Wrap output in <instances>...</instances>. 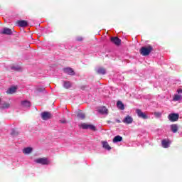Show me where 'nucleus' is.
<instances>
[{"label": "nucleus", "instance_id": "f8f14e48", "mask_svg": "<svg viewBox=\"0 0 182 182\" xmlns=\"http://www.w3.org/2000/svg\"><path fill=\"white\" fill-rule=\"evenodd\" d=\"M161 144L164 149H168V146H170V141L167 139H164L161 141Z\"/></svg>", "mask_w": 182, "mask_h": 182}, {"label": "nucleus", "instance_id": "2f4dec72", "mask_svg": "<svg viewBox=\"0 0 182 182\" xmlns=\"http://www.w3.org/2000/svg\"><path fill=\"white\" fill-rule=\"evenodd\" d=\"M60 123L65 124V123H66V121H62V120H60Z\"/></svg>", "mask_w": 182, "mask_h": 182}, {"label": "nucleus", "instance_id": "6e6552de", "mask_svg": "<svg viewBox=\"0 0 182 182\" xmlns=\"http://www.w3.org/2000/svg\"><path fill=\"white\" fill-rule=\"evenodd\" d=\"M123 123H125V124H132L133 123V117H130L129 115H127L124 117V119L122 120Z\"/></svg>", "mask_w": 182, "mask_h": 182}, {"label": "nucleus", "instance_id": "a211bd4d", "mask_svg": "<svg viewBox=\"0 0 182 182\" xmlns=\"http://www.w3.org/2000/svg\"><path fill=\"white\" fill-rule=\"evenodd\" d=\"M23 153L24 154H31L32 153V148L31 147H26L23 150Z\"/></svg>", "mask_w": 182, "mask_h": 182}, {"label": "nucleus", "instance_id": "423d86ee", "mask_svg": "<svg viewBox=\"0 0 182 182\" xmlns=\"http://www.w3.org/2000/svg\"><path fill=\"white\" fill-rule=\"evenodd\" d=\"M81 127L83 129H90V130H92L93 132L96 131V127L92 124H87L86 123H83L81 124Z\"/></svg>", "mask_w": 182, "mask_h": 182}, {"label": "nucleus", "instance_id": "dca6fc26", "mask_svg": "<svg viewBox=\"0 0 182 182\" xmlns=\"http://www.w3.org/2000/svg\"><path fill=\"white\" fill-rule=\"evenodd\" d=\"M98 112L101 114H107V109H106V107L99 108Z\"/></svg>", "mask_w": 182, "mask_h": 182}, {"label": "nucleus", "instance_id": "473e14b6", "mask_svg": "<svg viewBox=\"0 0 182 182\" xmlns=\"http://www.w3.org/2000/svg\"><path fill=\"white\" fill-rule=\"evenodd\" d=\"M85 87H85V86L81 87V89H82V90H85Z\"/></svg>", "mask_w": 182, "mask_h": 182}, {"label": "nucleus", "instance_id": "9b49d317", "mask_svg": "<svg viewBox=\"0 0 182 182\" xmlns=\"http://www.w3.org/2000/svg\"><path fill=\"white\" fill-rule=\"evenodd\" d=\"M96 73H97V75H106V68L103 67H100L96 70Z\"/></svg>", "mask_w": 182, "mask_h": 182}, {"label": "nucleus", "instance_id": "f704fd0d", "mask_svg": "<svg viewBox=\"0 0 182 182\" xmlns=\"http://www.w3.org/2000/svg\"><path fill=\"white\" fill-rule=\"evenodd\" d=\"M1 98H0V103H1Z\"/></svg>", "mask_w": 182, "mask_h": 182}, {"label": "nucleus", "instance_id": "1a4fd4ad", "mask_svg": "<svg viewBox=\"0 0 182 182\" xmlns=\"http://www.w3.org/2000/svg\"><path fill=\"white\" fill-rule=\"evenodd\" d=\"M63 71L64 73H67V75H75V70H73L72 68H65L63 69Z\"/></svg>", "mask_w": 182, "mask_h": 182}, {"label": "nucleus", "instance_id": "a878e982", "mask_svg": "<svg viewBox=\"0 0 182 182\" xmlns=\"http://www.w3.org/2000/svg\"><path fill=\"white\" fill-rule=\"evenodd\" d=\"M11 136H18V134H19V132H18L16 129H13L11 130Z\"/></svg>", "mask_w": 182, "mask_h": 182}, {"label": "nucleus", "instance_id": "9d476101", "mask_svg": "<svg viewBox=\"0 0 182 182\" xmlns=\"http://www.w3.org/2000/svg\"><path fill=\"white\" fill-rule=\"evenodd\" d=\"M1 33V35H12V29L4 28Z\"/></svg>", "mask_w": 182, "mask_h": 182}, {"label": "nucleus", "instance_id": "20e7f679", "mask_svg": "<svg viewBox=\"0 0 182 182\" xmlns=\"http://www.w3.org/2000/svg\"><path fill=\"white\" fill-rule=\"evenodd\" d=\"M178 117H180V115L176 113L169 114L168 116V119L170 122H177V120H178Z\"/></svg>", "mask_w": 182, "mask_h": 182}, {"label": "nucleus", "instance_id": "7ed1b4c3", "mask_svg": "<svg viewBox=\"0 0 182 182\" xmlns=\"http://www.w3.org/2000/svg\"><path fill=\"white\" fill-rule=\"evenodd\" d=\"M136 113L138 117H139L140 119H144V120H146V119H149L147 114H146L145 112H143L140 109H137L136 110Z\"/></svg>", "mask_w": 182, "mask_h": 182}, {"label": "nucleus", "instance_id": "0eeeda50", "mask_svg": "<svg viewBox=\"0 0 182 182\" xmlns=\"http://www.w3.org/2000/svg\"><path fill=\"white\" fill-rule=\"evenodd\" d=\"M16 25L20 26V28H26V26H28V21L25 20H18L16 21Z\"/></svg>", "mask_w": 182, "mask_h": 182}, {"label": "nucleus", "instance_id": "cd10ccee", "mask_svg": "<svg viewBox=\"0 0 182 182\" xmlns=\"http://www.w3.org/2000/svg\"><path fill=\"white\" fill-rule=\"evenodd\" d=\"M76 41H77V42H82L83 41V37L78 36L76 38Z\"/></svg>", "mask_w": 182, "mask_h": 182}, {"label": "nucleus", "instance_id": "c756f323", "mask_svg": "<svg viewBox=\"0 0 182 182\" xmlns=\"http://www.w3.org/2000/svg\"><path fill=\"white\" fill-rule=\"evenodd\" d=\"M111 42H112V43H114V37H111Z\"/></svg>", "mask_w": 182, "mask_h": 182}, {"label": "nucleus", "instance_id": "72a5a7b5", "mask_svg": "<svg viewBox=\"0 0 182 182\" xmlns=\"http://www.w3.org/2000/svg\"><path fill=\"white\" fill-rule=\"evenodd\" d=\"M113 143H114V139H112Z\"/></svg>", "mask_w": 182, "mask_h": 182}, {"label": "nucleus", "instance_id": "aec40b11", "mask_svg": "<svg viewBox=\"0 0 182 182\" xmlns=\"http://www.w3.org/2000/svg\"><path fill=\"white\" fill-rule=\"evenodd\" d=\"M114 45L120 46L122 45V40L119 37H114Z\"/></svg>", "mask_w": 182, "mask_h": 182}, {"label": "nucleus", "instance_id": "4468645a", "mask_svg": "<svg viewBox=\"0 0 182 182\" xmlns=\"http://www.w3.org/2000/svg\"><path fill=\"white\" fill-rule=\"evenodd\" d=\"M117 107L119 110H124V104L122 101H117Z\"/></svg>", "mask_w": 182, "mask_h": 182}, {"label": "nucleus", "instance_id": "5701e85b", "mask_svg": "<svg viewBox=\"0 0 182 182\" xmlns=\"http://www.w3.org/2000/svg\"><path fill=\"white\" fill-rule=\"evenodd\" d=\"M182 95H175L173 96V102H178V100H181Z\"/></svg>", "mask_w": 182, "mask_h": 182}, {"label": "nucleus", "instance_id": "c85d7f7f", "mask_svg": "<svg viewBox=\"0 0 182 182\" xmlns=\"http://www.w3.org/2000/svg\"><path fill=\"white\" fill-rule=\"evenodd\" d=\"M154 114L156 117H160L161 116V113L160 112H154Z\"/></svg>", "mask_w": 182, "mask_h": 182}, {"label": "nucleus", "instance_id": "f3484780", "mask_svg": "<svg viewBox=\"0 0 182 182\" xmlns=\"http://www.w3.org/2000/svg\"><path fill=\"white\" fill-rule=\"evenodd\" d=\"M171 129L173 133H177V132H178V126L176 124H171Z\"/></svg>", "mask_w": 182, "mask_h": 182}, {"label": "nucleus", "instance_id": "412c9836", "mask_svg": "<svg viewBox=\"0 0 182 182\" xmlns=\"http://www.w3.org/2000/svg\"><path fill=\"white\" fill-rule=\"evenodd\" d=\"M77 117L81 120H83L86 117V115H85V113L80 112L77 114Z\"/></svg>", "mask_w": 182, "mask_h": 182}, {"label": "nucleus", "instance_id": "7c9ffc66", "mask_svg": "<svg viewBox=\"0 0 182 182\" xmlns=\"http://www.w3.org/2000/svg\"><path fill=\"white\" fill-rule=\"evenodd\" d=\"M43 90H45V88H43V89L38 88V92H43Z\"/></svg>", "mask_w": 182, "mask_h": 182}, {"label": "nucleus", "instance_id": "4be33fe9", "mask_svg": "<svg viewBox=\"0 0 182 182\" xmlns=\"http://www.w3.org/2000/svg\"><path fill=\"white\" fill-rule=\"evenodd\" d=\"M11 70H14L15 72H22V68L19 66H12L11 68Z\"/></svg>", "mask_w": 182, "mask_h": 182}, {"label": "nucleus", "instance_id": "6ab92c4d", "mask_svg": "<svg viewBox=\"0 0 182 182\" xmlns=\"http://www.w3.org/2000/svg\"><path fill=\"white\" fill-rule=\"evenodd\" d=\"M63 86L65 89H70L72 87V83L69 81H64Z\"/></svg>", "mask_w": 182, "mask_h": 182}, {"label": "nucleus", "instance_id": "bb28decb", "mask_svg": "<svg viewBox=\"0 0 182 182\" xmlns=\"http://www.w3.org/2000/svg\"><path fill=\"white\" fill-rule=\"evenodd\" d=\"M10 106H11V104L4 102V103L2 105L1 108H2V109H8V108H9Z\"/></svg>", "mask_w": 182, "mask_h": 182}, {"label": "nucleus", "instance_id": "f257e3e1", "mask_svg": "<svg viewBox=\"0 0 182 182\" xmlns=\"http://www.w3.org/2000/svg\"><path fill=\"white\" fill-rule=\"evenodd\" d=\"M153 46H148L146 47H142L139 50V53L142 55V56H149L151 52H153Z\"/></svg>", "mask_w": 182, "mask_h": 182}, {"label": "nucleus", "instance_id": "b1692460", "mask_svg": "<svg viewBox=\"0 0 182 182\" xmlns=\"http://www.w3.org/2000/svg\"><path fill=\"white\" fill-rule=\"evenodd\" d=\"M21 105L24 107H31V102L29 101H22Z\"/></svg>", "mask_w": 182, "mask_h": 182}, {"label": "nucleus", "instance_id": "ddd939ff", "mask_svg": "<svg viewBox=\"0 0 182 182\" xmlns=\"http://www.w3.org/2000/svg\"><path fill=\"white\" fill-rule=\"evenodd\" d=\"M102 147L103 149H105V150H112V147L109 146V143L106 141H102Z\"/></svg>", "mask_w": 182, "mask_h": 182}, {"label": "nucleus", "instance_id": "393cba45", "mask_svg": "<svg viewBox=\"0 0 182 182\" xmlns=\"http://www.w3.org/2000/svg\"><path fill=\"white\" fill-rule=\"evenodd\" d=\"M123 137H122L120 135H117L114 136V143H118V141H122Z\"/></svg>", "mask_w": 182, "mask_h": 182}, {"label": "nucleus", "instance_id": "2eb2a0df", "mask_svg": "<svg viewBox=\"0 0 182 182\" xmlns=\"http://www.w3.org/2000/svg\"><path fill=\"white\" fill-rule=\"evenodd\" d=\"M16 87H11L9 88V90L6 91L7 95H13V93H15L16 92Z\"/></svg>", "mask_w": 182, "mask_h": 182}, {"label": "nucleus", "instance_id": "f03ea898", "mask_svg": "<svg viewBox=\"0 0 182 182\" xmlns=\"http://www.w3.org/2000/svg\"><path fill=\"white\" fill-rule=\"evenodd\" d=\"M36 163L43 164V166H48V164H50V161L48 160V158H38L36 160Z\"/></svg>", "mask_w": 182, "mask_h": 182}, {"label": "nucleus", "instance_id": "39448f33", "mask_svg": "<svg viewBox=\"0 0 182 182\" xmlns=\"http://www.w3.org/2000/svg\"><path fill=\"white\" fill-rule=\"evenodd\" d=\"M53 116L48 112H44L41 113V119L43 120H49V119H52Z\"/></svg>", "mask_w": 182, "mask_h": 182}]
</instances>
